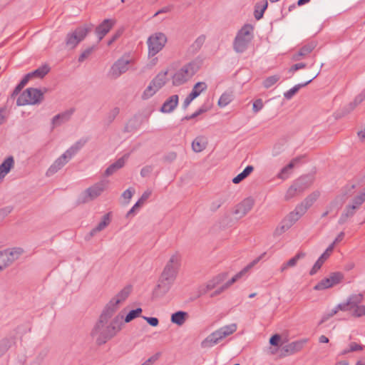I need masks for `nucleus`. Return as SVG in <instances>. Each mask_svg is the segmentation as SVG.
I'll return each mask as SVG.
<instances>
[{"mask_svg":"<svg viewBox=\"0 0 365 365\" xmlns=\"http://www.w3.org/2000/svg\"><path fill=\"white\" fill-rule=\"evenodd\" d=\"M151 194L152 190H147L143 193V195H141L138 200L143 205L145 202L150 197Z\"/></svg>","mask_w":365,"mask_h":365,"instance_id":"nucleus-58","label":"nucleus"},{"mask_svg":"<svg viewBox=\"0 0 365 365\" xmlns=\"http://www.w3.org/2000/svg\"><path fill=\"white\" fill-rule=\"evenodd\" d=\"M158 91L159 90L156 89L155 86H152V82L150 81L148 86L143 91L141 98L143 100H147L154 96Z\"/></svg>","mask_w":365,"mask_h":365,"instance_id":"nucleus-37","label":"nucleus"},{"mask_svg":"<svg viewBox=\"0 0 365 365\" xmlns=\"http://www.w3.org/2000/svg\"><path fill=\"white\" fill-rule=\"evenodd\" d=\"M279 78L280 76L279 75L269 76L264 80L262 85L265 88H269L274 85L279 80Z\"/></svg>","mask_w":365,"mask_h":365,"instance_id":"nucleus-38","label":"nucleus"},{"mask_svg":"<svg viewBox=\"0 0 365 365\" xmlns=\"http://www.w3.org/2000/svg\"><path fill=\"white\" fill-rule=\"evenodd\" d=\"M308 341V339H304L302 340L295 341L291 342L282 347V351H284L287 354H293L296 352L299 351L302 349L304 344Z\"/></svg>","mask_w":365,"mask_h":365,"instance_id":"nucleus-21","label":"nucleus"},{"mask_svg":"<svg viewBox=\"0 0 365 365\" xmlns=\"http://www.w3.org/2000/svg\"><path fill=\"white\" fill-rule=\"evenodd\" d=\"M93 27V25L91 24H84L68 33L65 39L66 46L70 49L75 48L85 39L88 34L92 31Z\"/></svg>","mask_w":365,"mask_h":365,"instance_id":"nucleus-6","label":"nucleus"},{"mask_svg":"<svg viewBox=\"0 0 365 365\" xmlns=\"http://www.w3.org/2000/svg\"><path fill=\"white\" fill-rule=\"evenodd\" d=\"M167 42L166 36L161 32H158L150 36L148 39V55L155 56L165 46Z\"/></svg>","mask_w":365,"mask_h":365,"instance_id":"nucleus-10","label":"nucleus"},{"mask_svg":"<svg viewBox=\"0 0 365 365\" xmlns=\"http://www.w3.org/2000/svg\"><path fill=\"white\" fill-rule=\"evenodd\" d=\"M237 326L235 323L225 325L208 335L201 343L202 348H210L218 343L223 339L236 331Z\"/></svg>","mask_w":365,"mask_h":365,"instance_id":"nucleus-5","label":"nucleus"},{"mask_svg":"<svg viewBox=\"0 0 365 365\" xmlns=\"http://www.w3.org/2000/svg\"><path fill=\"white\" fill-rule=\"evenodd\" d=\"M208 110V108L206 107V106H202L201 108H200L197 111H195L194 113H192V115H186L185 117H184L182 120H191V119H193L196 117H197L198 115L207 112Z\"/></svg>","mask_w":365,"mask_h":365,"instance_id":"nucleus-44","label":"nucleus"},{"mask_svg":"<svg viewBox=\"0 0 365 365\" xmlns=\"http://www.w3.org/2000/svg\"><path fill=\"white\" fill-rule=\"evenodd\" d=\"M187 316V313L185 312H176L171 315V322L178 326H181L185 323Z\"/></svg>","mask_w":365,"mask_h":365,"instance_id":"nucleus-32","label":"nucleus"},{"mask_svg":"<svg viewBox=\"0 0 365 365\" xmlns=\"http://www.w3.org/2000/svg\"><path fill=\"white\" fill-rule=\"evenodd\" d=\"M179 97L178 95H173L170 96L163 104L160 111L162 113L172 112L178 104Z\"/></svg>","mask_w":365,"mask_h":365,"instance_id":"nucleus-23","label":"nucleus"},{"mask_svg":"<svg viewBox=\"0 0 365 365\" xmlns=\"http://www.w3.org/2000/svg\"><path fill=\"white\" fill-rule=\"evenodd\" d=\"M168 71L160 72L152 81V86H155L156 89L160 90L167 82Z\"/></svg>","mask_w":365,"mask_h":365,"instance_id":"nucleus-30","label":"nucleus"},{"mask_svg":"<svg viewBox=\"0 0 365 365\" xmlns=\"http://www.w3.org/2000/svg\"><path fill=\"white\" fill-rule=\"evenodd\" d=\"M317 46V43L314 41L310 42L304 46H303L299 51L302 53V55L306 56L309 53H310Z\"/></svg>","mask_w":365,"mask_h":365,"instance_id":"nucleus-41","label":"nucleus"},{"mask_svg":"<svg viewBox=\"0 0 365 365\" xmlns=\"http://www.w3.org/2000/svg\"><path fill=\"white\" fill-rule=\"evenodd\" d=\"M343 279L341 272H333L329 277L324 278L319 282L314 287V290H324L339 284Z\"/></svg>","mask_w":365,"mask_h":365,"instance_id":"nucleus-14","label":"nucleus"},{"mask_svg":"<svg viewBox=\"0 0 365 365\" xmlns=\"http://www.w3.org/2000/svg\"><path fill=\"white\" fill-rule=\"evenodd\" d=\"M305 67L306 64L304 63H296L291 66V68L289 69V72L293 73L299 69L304 68Z\"/></svg>","mask_w":365,"mask_h":365,"instance_id":"nucleus-57","label":"nucleus"},{"mask_svg":"<svg viewBox=\"0 0 365 365\" xmlns=\"http://www.w3.org/2000/svg\"><path fill=\"white\" fill-rule=\"evenodd\" d=\"M205 36L202 35L195 41V42L192 45V47L195 50H199L205 43Z\"/></svg>","mask_w":365,"mask_h":365,"instance_id":"nucleus-50","label":"nucleus"},{"mask_svg":"<svg viewBox=\"0 0 365 365\" xmlns=\"http://www.w3.org/2000/svg\"><path fill=\"white\" fill-rule=\"evenodd\" d=\"M199 68L198 63L194 61L183 66L173 76V86H178L186 83L195 74Z\"/></svg>","mask_w":365,"mask_h":365,"instance_id":"nucleus-7","label":"nucleus"},{"mask_svg":"<svg viewBox=\"0 0 365 365\" xmlns=\"http://www.w3.org/2000/svg\"><path fill=\"white\" fill-rule=\"evenodd\" d=\"M312 182L313 177L312 175H304L298 178L294 183L298 188L299 192H302L310 187Z\"/></svg>","mask_w":365,"mask_h":365,"instance_id":"nucleus-24","label":"nucleus"},{"mask_svg":"<svg viewBox=\"0 0 365 365\" xmlns=\"http://www.w3.org/2000/svg\"><path fill=\"white\" fill-rule=\"evenodd\" d=\"M87 139L81 138L66 150L46 171V176L50 177L60 170L69 160L85 145Z\"/></svg>","mask_w":365,"mask_h":365,"instance_id":"nucleus-3","label":"nucleus"},{"mask_svg":"<svg viewBox=\"0 0 365 365\" xmlns=\"http://www.w3.org/2000/svg\"><path fill=\"white\" fill-rule=\"evenodd\" d=\"M320 192L319 191H314L309 195L300 204L297 205L298 207L304 210V213L314 203V202L319 198Z\"/></svg>","mask_w":365,"mask_h":365,"instance_id":"nucleus-26","label":"nucleus"},{"mask_svg":"<svg viewBox=\"0 0 365 365\" xmlns=\"http://www.w3.org/2000/svg\"><path fill=\"white\" fill-rule=\"evenodd\" d=\"M304 214V210L297 205L294 210L289 212L282 220L280 225L276 228L274 231V235H280L287 230H288Z\"/></svg>","mask_w":365,"mask_h":365,"instance_id":"nucleus-9","label":"nucleus"},{"mask_svg":"<svg viewBox=\"0 0 365 365\" xmlns=\"http://www.w3.org/2000/svg\"><path fill=\"white\" fill-rule=\"evenodd\" d=\"M43 99V93L34 88L26 89L18 98L17 106L36 105L41 103Z\"/></svg>","mask_w":365,"mask_h":365,"instance_id":"nucleus-8","label":"nucleus"},{"mask_svg":"<svg viewBox=\"0 0 365 365\" xmlns=\"http://www.w3.org/2000/svg\"><path fill=\"white\" fill-rule=\"evenodd\" d=\"M223 201L221 199L213 201L210 206V209L212 212H215L222 205Z\"/></svg>","mask_w":365,"mask_h":365,"instance_id":"nucleus-54","label":"nucleus"},{"mask_svg":"<svg viewBox=\"0 0 365 365\" xmlns=\"http://www.w3.org/2000/svg\"><path fill=\"white\" fill-rule=\"evenodd\" d=\"M93 49H94V47L92 46V47H89V48H86V50H84L81 53V54L79 56L78 61L79 62L84 61L91 54V53L93 52Z\"/></svg>","mask_w":365,"mask_h":365,"instance_id":"nucleus-49","label":"nucleus"},{"mask_svg":"<svg viewBox=\"0 0 365 365\" xmlns=\"http://www.w3.org/2000/svg\"><path fill=\"white\" fill-rule=\"evenodd\" d=\"M298 188L295 186V184L293 183L287 190L285 195V200H289V199L294 197L297 194H299Z\"/></svg>","mask_w":365,"mask_h":365,"instance_id":"nucleus-42","label":"nucleus"},{"mask_svg":"<svg viewBox=\"0 0 365 365\" xmlns=\"http://www.w3.org/2000/svg\"><path fill=\"white\" fill-rule=\"evenodd\" d=\"M253 26L250 24L244 25L237 32L234 41L233 49L236 53L245 52L253 38Z\"/></svg>","mask_w":365,"mask_h":365,"instance_id":"nucleus-4","label":"nucleus"},{"mask_svg":"<svg viewBox=\"0 0 365 365\" xmlns=\"http://www.w3.org/2000/svg\"><path fill=\"white\" fill-rule=\"evenodd\" d=\"M142 313V309L141 308H137L135 309H133L128 312V314L125 317V322L128 323L131 322L133 319H135L136 317H139L140 314Z\"/></svg>","mask_w":365,"mask_h":365,"instance_id":"nucleus-40","label":"nucleus"},{"mask_svg":"<svg viewBox=\"0 0 365 365\" xmlns=\"http://www.w3.org/2000/svg\"><path fill=\"white\" fill-rule=\"evenodd\" d=\"M289 170H288L285 167H284L277 175V178L282 180H285L289 177Z\"/></svg>","mask_w":365,"mask_h":365,"instance_id":"nucleus-59","label":"nucleus"},{"mask_svg":"<svg viewBox=\"0 0 365 365\" xmlns=\"http://www.w3.org/2000/svg\"><path fill=\"white\" fill-rule=\"evenodd\" d=\"M255 201L252 197H247L237 205L235 213L240 217L246 215L253 207Z\"/></svg>","mask_w":365,"mask_h":365,"instance_id":"nucleus-18","label":"nucleus"},{"mask_svg":"<svg viewBox=\"0 0 365 365\" xmlns=\"http://www.w3.org/2000/svg\"><path fill=\"white\" fill-rule=\"evenodd\" d=\"M118 113H119L118 108H114L113 109H112L108 114V116H107L108 121L109 123H111L115 118V117L118 115Z\"/></svg>","mask_w":365,"mask_h":365,"instance_id":"nucleus-53","label":"nucleus"},{"mask_svg":"<svg viewBox=\"0 0 365 365\" xmlns=\"http://www.w3.org/2000/svg\"><path fill=\"white\" fill-rule=\"evenodd\" d=\"M153 168L151 165H146L143 167L140 170V175L143 178L148 177L153 172Z\"/></svg>","mask_w":365,"mask_h":365,"instance_id":"nucleus-52","label":"nucleus"},{"mask_svg":"<svg viewBox=\"0 0 365 365\" xmlns=\"http://www.w3.org/2000/svg\"><path fill=\"white\" fill-rule=\"evenodd\" d=\"M244 270L241 271L240 272L235 274L233 277H232L231 279H230L227 283H225L224 285L227 289L230 285H232L233 283H235L244 273Z\"/></svg>","mask_w":365,"mask_h":365,"instance_id":"nucleus-55","label":"nucleus"},{"mask_svg":"<svg viewBox=\"0 0 365 365\" xmlns=\"http://www.w3.org/2000/svg\"><path fill=\"white\" fill-rule=\"evenodd\" d=\"M363 300L361 294H355L351 295L346 303L339 304L341 311H351L354 307L360 305Z\"/></svg>","mask_w":365,"mask_h":365,"instance_id":"nucleus-16","label":"nucleus"},{"mask_svg":"<svg viewBox=\"0 0 365 365\" xmlns=\"http://www.w3.org/2000/svg\"><path fill=\"white\" fill-rule=\"evenodd\" d=\"M75 112L74 108H71L61 113L56 115L52 118L53 127L58 126L63 123L68 121Z\"/></svg>","mask_w":365,"mask_h":365,"instance_id":"nucleus-19","label":"nucleus"},{"mask_svg":"<svg viewBox=\"0 0 365 365\" xmlns=\"http://www.w3.org/2000/svg\"><path fill=\"white\" fill-rule=\"evenodd\" d=\"M9 339H4L0 341V356H2L10 347Z\"/></svg>","mask_w":365,"mask_h":365,"instance_id":"nucleus-48","label":"nucleus"},{"mask_svg":"<svg viewBox=\"0 0 365 365\" xmlns=\"http://www.w3.org/2000/svg\"><path fill=\"white\" fill-rule=\"evenodd\" d=\"M50 71V67L47 64H44L35 71L30 72L32 78H43Z\"/></svg>","mask_w":365,"mask_h":365,"instance_id":"nucleus-33","label":"nucleus"},{"mask_svg":"<svg viewBox=\"0 0 365 365\" xmlns=\"http://www.w3.org/2000/svg\"><path fill=\"white\" fill-rule=\"evenodd\" d=\"M14 166V159L13 156L7 157L0 165V182H1L5 176L10 172Z\"/></svg>","mask_w":365,"mask_h":365,"instance_id":"nucleus-22","label":"nucleus"},{"mask_svg":"<svg viewBox=\"0 0 365 365\" xmlns=\"http://www.w3.org/2000/svg\"><path fill=\"white\" fill-rule=\"evenodd\" d=\"M351 311H353L352 316L355 317H361L365 316V305H359L354 307Z\"/></svg>","mask_w":365,"mask_h":365,"instance_id":"nucleus-45","label":"nucleus"},{"mask_svg":"<svg viewBox=\"0 0 365 365\" xmlns=\"http://www.w3.org/2000/svg\"><path fill=\"white\" fill-rule=\"evenodd\" d=\"M329 258V257L327 256V255H324V253L319 257V259L317 260V262L314 263V266L311 269L309 272L310 275L315 274L318 270L320 269L324 262Z\"/></svg>","mask_w":365,"mask_h":365,"instance_id":"nucleus-36","label":"nucleus"},{"mask_svg":"<svg viewBox=\"0 0 365 365\" xmlns=\"http://www.w3.org/2000/svg\"><path fill=\"white\" fill-rule=\"evenodd\" d=\"M143 318L152 327H157L159 324V320L156 317H143Z\"/></svg>","mask_w":365,"mask_h":365,"instance_id":"nucleus-56","label":"nucleus"},{"mask_svg":"<svg viewBox=\"0 0 365 365\" xmlns=\"http://www.w3.org/2000/svg\"><path fill=\"white\" fill-rule=\"evenodd\" d=\"M365 100V88L356 96L354 101L350 103V106L351 107V109H354L356 106H357L359 104H360L361 102H363Z\"/></svg>","mask_w":365,"mask_h":365,"instance_id":"nucleus-43","label":"nucleus"},{"mask_svg":"<svg viewBox=\"0 0 365 365\" xmlns=\"http://www.w3.org/2000/svg\"><path fill=\"white\" fill-rule=\"evenodd\" d=\"M113 314L112 310H109V307H105L91 331V336L96 338L98 345L104 344L122 329L123 316L117 315L109 322Z\"/></svg>","mask_w":365,"mask_h":365,"instance_id":"nucleus-1","label":"nucleus"},{"mask_svg":"<svg viewBox=\"0 0 365 365\" xmlns=\"http://www.w3.org/2000/svg\"><path fill=\"white\" fill-rule=\"evenodd\" d=\"M107 186V181L101 180L88 187L83 193V202H88L97 198L106 189Z\"/></svg>","mask_w":365,"mask_h":365,"instance_id":"nucleus-11","label":"nucleus"},{"mask_svg":"<svg viewBox=\"0 0 365 365\" xmlns=\"http://www.w3.org/2000/svg\"><path fill=\"white\" fill-rule=\"evenodd\" d=\"M319 75V73L314 75L312 78H310L309 81H307L305 83H299L295 85L294 87L288 90L284 93V97L287 99L290 100L298 91L300 88L305 87L307 86L309 83H311L317 76Z\"/></svg>","mask_w":365,"mask_h":365,"instance_id":"nucleus-27","label":"nucleus"},{"mask_svg":"<svg viewBox=\"0 0 365 365\" xmlns=\"http://www.w3.org/2000/svg\"><path fill=\"white\" fill-rule=\"evenodd\" d=\"M306 256V253L304 252H298L294 257L291 258L289 260H288L287 262L284 263L281 268L280 271L282 272H284L287 268L289 267H293L296 266L297 262L300 259L304 258Z\"/></svg>","mask_w":365,"mask_h":365,"instance_id":"nucleus-29","label":"nucleus"},{"mask_svg":"<svg viewBox=\"0 0 365 365\" xmlns=\"http://www.w3.org/2000/svg\"><path fill=\"white\" fill-rule=\"evenodd\" d=\"M131 290V286H126L112 298L105 307H109V310H112L115 313L119 308L120 304L128 297Z\"/></svg>","mask_w":365,"mask_h":365,"instance_id":"nucleus-13","label":"nucleus"},{"mask_svg":"<svg viewBox=\"0 0 365 365\" xmlns=\"http://www.w3.org/2000/svg\"><path fill=\"white\" fill-rule=\"evenodd\" d=\"M181 255L173 254L166 263L160 275L158 287L162 293H167L174 284L181 266Z\"/></svg>","mask_w":365,"mask_h":365,"instance_id":"nucleus-2","label":"nucleus"},{"mask_svg":"<svg viewBox=\"0 0 365 365\" xmlns=\"http://www.w3.org/2000/svg\"><path fill=\"white\" fill-rule=\"evenodd\" d=\"M268 6V2L267 0H264L261 3H257L255 6V18L257 20H259L262 18L264 11Z\"/></svg>","mask_w":365,"mask_h":365,"instance_id":"nucleus-35","label":"nucleus"},{"mask_svg":"<svg viewBox=\"0 0 365 365\" xmlns=\"http://www.w3.org/2000/svg\"><path fill=\"white\" fill-rule=\"evenodd\" d=\"M115 24V20L107 19L96 28V34L98 37V40L101 41L103 38L110 31Z\"/></svg>","mask_w":365,"mask_h":365,"instance_id":"nucleus-17","label":"nucleus"},{"mask_svg":"<svg viewBox=\"0 0 365 365\" xmlns=\"http://www.w3.org/2000/svg\"><path fill=\"white\" fill-rule=\"evenodd\" d=\"M123 30L119 29L118 30L115 34L112 36V38L108 41V46H110L114 41H115L123 34Z\"/></svg>","mask_w":365,"mask_h":365,"instance_id":"nucleus-62","label":"nucleus"},{"mask_svg":"<svg viewBox=\"0 0 365 365\" xmlns=\"http://www.w3.org/2000/svg\"><path fill=\"white\" fill-rule=\"evenodd\" d=\"M364 201L365 197L361 193H360L353 199L352 203L351 205L354 206L355 208L359 209Z\"/></svg>","mask_w":365,"mask_h":365,"instance_id":"nucleus-46","label":"nucleus"},{"mask_svg":"<svg viewBox=\"0 0 365 365\" xmlns=\"http://www.w3.org/2000/svg\"><path fill=\"white\" fill-rule=\"evenodd\" d=\"M0 252H1L2 257H5L4 262H6V266L8 267L24 253V250L21 247H14L10 250L0 251Z\"/></svg>","mask_w":365,"mask_h":365,"instance_id":"nucleus-15","label":"nucleus"},{"mask_svg":"<svg viewBox=\"0 0 365 365\" xmlns=\"http://www.w3.org/2000/svg\"><path fill=\"white\" fill-rule=\"evenodd\" d=\"M363 348L364 346L362 345L358 344L356 342H351L349 344V351H351V352L361 351Z\"/></svg>","mask_w":365,"mask_h":365,"instance_id":"nucleus-63","label":"nucleus"},{"mask_svg":"<svg viewBox=\"0 0 365 365\" xmlns=\"http://www.w3.org/2000/svg\"><path fill=\"white\" fill-rule=\"evenodd\" d=\"M110 222V213H107L103 216L101 222H100L96 227L92 229L88 234L87 239L93 237L97 232L104 230Z\"/></svg>","mask_w":365,"mask_h":365,"instance_id":"nucleus-25","label":"nucleus"},{"mask_svg":"<svg viewBox=\"0 0 365 365\" xmlns=\"http://www.w3.org/2000/svg\"><path fill=\"white\" fill-rule=\"evenodd\" d=\"M281 339V336L279 334H274L270 339H269V344L272 346H278L279 342Z\"/></svg>","mask_w":365,"mask_h":365,"instance_id":"nucleus-61","label":"nucleus"},{"mask_svg":"<svg viewBox=\"0 0 365 365\" xmlns=\"http://www.w3.org/2000/svg\"><path fill=\"white\" fill-rule=\"evenodd\" d=\"M207 85L205 82H197L192 88V90L190 95L193 97L194 98H196L197 96H199L203 91L207 90Z\"/></svg>","mask_w":365,"mask_h":365,"instance_id":"nucleus-34","label":"nucleus"},{"mask_svg":"<svg viewBox=\"0 0 365 365\" xmlns=\"http://www.w3.org/2000/svg\"><path fill=\"white\" fill-rule=\"evenodd\" d=\"M130 63L131 60L127 58H120L110 67L108 76L111 78H118L129 69V65Z\"/></svg>","mask_w":365,"mask_h":365,"instance_id":"nucleus-12","label":"nucleus"},{"mask_svg":"<svg viewBox=\"0 0 365 365\" xmlns=\"http://www.w3.org/2000/svg\"><path fill=\"white\" fill-rule=\"evenodd\" d=\"M232 99L231 94L225 93L220 96L218 101V106L221 108L225 107L232 101Z\"/></svg>","mask_w":365,"mask_h":365,"instance_id":"nucleus-39","label":"nucleus"},{"mask_svg":"<svg viewBox=\"0 0 365 365\" xmlns=\"http://www.w3.org/2000/svg\"><path fill=\"white\" fill-rule=\"evenodd\" d=\"M128 158L129 154H125L121 158L118 159L115 163L110 165L105 170L104 175L110 176L115 173L119 169L122 168L125 165V162L127 161Z\"/></svg>","mask_w":365,"mask_h":365,"instance_id":"nucleus-20","label":"nucleus"},{"mask_svg":"<svg viewBox=\"0 0 365 365\" xmlns=\"http://www.w3.org/2000/svg\"><path fill=\"white\" fill-rule=\"evenodd\" d=\"M302 158V157L299 156L292 159L291 162L287 165L285 166V168L288 170H292L294 167V165L300 161Z\"/></svg>","mask_w":365,"mask_h":365,"instance_id":"nucleus-64","label":"nucleus"},{"mask_svg":"<svg viewBox=\"0 0 365 365\" xmlns=\"http://www.w3.org/2000/svg\"><path fill=\"white\" fill-rule=\"evenodd\" d=\"M356 210L357 209L351 205H346L339 217V223L341 225L344 224L349 218L354 215Z\"/></svg>","mask_w":365,"mask_h":365,"instance_id":"nucleus-31","label":"nucleus"},{"mask_svg":"<svg viewBox=\"0 0 365 365\" xmlns=\"http://www.w3.org/2000/svg\"><path fill=\"white\" fill-rule=\"evenodd\" d=\"M263 106H264V104H263L262 100L261 98L257 99L253 103V106H252L253 112L255 113H258L259 110H261L262 109Z\"/></svg>","mask_w":365,"mask_h":365,"instance_id":"nucleus-51","label":"nucleus"},{"mask_svg":"<svg viewBox=\"0 0 365 365\" xmlns=\"http://www.w3.org/2000/svg\"><path fill=\"white\" fill-rule=\"evenodd\" d=\"M207 142L203 136H197L192 143V150L195 153H200L204 150L207 147Z\"/></svg>","mask_w":365,"mask_h":365,"instance_id":"nucleus-28","label":"nucleus"},{"mask_svg":"<svg viewBox=\"0 0 365 365\" xmlns=\"http://www.w3.org/2000/svg\"><path fill=\"white\" fill-rule=\"evenodd\" d=\"M356 185L354 184L352 185H346L343 187L342 190V195L345 198L351 196L354 193V190L355 189Z\"/></svg>","mask_w":365,"mask_h":365,"instance_id":"nucleus-47","label":"nucleus"},{"mask_svg":"<svg viewBox=\"0 0 365 365\" xmlns=\"http://www.w3.org/2000/svg\"><path fill=\"white\" fill-rule=\"evenodd\" d=\"M133 193H134V190L132 188H128L123 192L122 197H123L124 199L128 200L129 201L131 199Z\"/></svg>","mask_w":365,"mask_h":365,"instance_id":"nucleus-60","label":"nucleus"}]
</instances>
